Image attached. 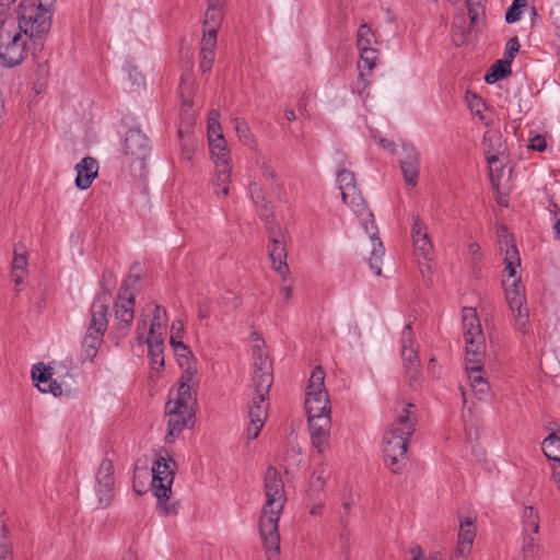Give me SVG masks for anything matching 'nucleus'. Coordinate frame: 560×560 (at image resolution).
I'll use <instances>...</instances> for the list:
<instances>
[{"label": "nucleus", "mask_w": 560, "mask_h": 560, "mask_svg": "<svg viewBox=\"0 0 560 560\" xmlns=\"http://www.w3.org/2000/svg\"><path fill=\"white\" fill-rule=\"evenodd\" d=\"M498 238L501 252L504 254L505 270L510 278L516 277V269L521 266L518 249L514 243L513 236L505 226L498 229ZM505 285V298L511 312L515 318V326L522 334L529 331V311L526 303L524 285L521 279H514L509 285Z\"/></svg>", "instance_id": "f03ea898"}, {"label": "nucleus", "mask_w": 560, "mask_h": 560, "mask_svg": "<svg viewBox=\"0 0 560 560\" xmlns=\"http://www.w3.org/2000/svg\"><path fill=\"white\" fill-rule=\"evenodd\" d=\"M529 148L532 150L544 152L547 148L546 139L541 135H536L529 141Z\"/></svg>", "instance_id": "052dcab7"}, {"label": "nucleus", "mask_w": 560, "mask_h": 560, "mask_svg": "<svg viewBox=\"0 0 560 560\" xmlns=\"http://www.w3.org/2000/svg\"><path fill=\"white\" fill-rule=\"evenodd\" d=\"M539 518L538 511L534 506H525L522 513V521H534Z\"/></svg>", "instance_id": "69168bd1"}, {"label": "nucleus", "mask_w": 560, "mask_h": 560, "mask_svg": "<svg viewBox=\"0 0 560 560\" xmlns=\"http://www.w3.org/2000/svg\"><path fill=\"white\" fill-rule=\"evenodd\" d=\"M510 60L499 59L488 70L485 75V81L488 84H494L497 81L506 78L511 74Z\"/></svg>", "instance_id": "2f4dec72"}, {"label": "nucleus", "mask_w": 560, "mask_h": 560, "mask_svg": "<svg viewBox=\"0 0 560 560\" xmlns=\"http://www.w3.org/2000/svg\"><path fill=\"white\" fill-rule=\"evenodd\" d=\"M218 133H222L219 124V113L217 110H212L208 120V136L209 138H215Z\"/></svg>", "instance_id": "6e6d98bb"}, {"label": "nucleus", "mask_w": 560, "mask_h": 560, "mask_svg": "<svg viewBox=\"0 0 560 560\" xmlns=\"http://www.w3.org/2000/svg\"><path fill=\"white\" fill-rule=\"evenodd\" d=\"M32 380L42 393H50L54 396H59L62 393L61 385L52 378V368L42 362L33 365Z\"/></svg>", "instance_id": "a211bd4d"}, {"label": "nucleus", "mask_w": 560, "mask_h": 560, "mask_svg": "<svg viewBox=\"0 0 560 560\" xmlns=\"http://www.w3.org/2000/svg\"><path fill=\"white\" fill-rule=\"evenodd\" d=\"M57 0H22L18 10L19 30L28 36L34 49L40 50L51 27Z\"/></svg>", "instance_id": "20e7f679"}, {"label": "nucleus", "mask_w": 560, "mask_h": 560, "mask_svg": "<svg viewBox=\"0 0 560 560\" xmlns=\"http://www.w3.org/2000/svg\"><path fill=\"white\" fill-rule=\"evenodd\" d=\"M313 446L323 454L329 446L331 418L329 415L307 416Z\"/></svg>", "instance_id": "ddd939ff"}, {"label": "nucleus", "mask_w": 560, "mask_h": 560, "mask_svg": "<svg viewBox=\"0 0 560 560\" xmlns=\"http://www.w3.org/2000/svg\"><path fill=\"white\" fill-rule=\"evenodd\" d=\"M523 560L534 558L538 552V534H523L521 549Z\"/></svg>", "instance_id": "4c0bfd02"}, {"label": "nucleus", "mask_w": 560, "mask_h": 560, "mask_svg": "<svg viewBox=\"0 0 560 560\" xmlns=\"http://www.w3.org/2000/svg\"><path fill=\"white\" fill-rule=\"evenodd\" d=\"M166 322V310L163 306L156 305L153 312V317L150 325V331L148 338L154 336L162 337V330Z\"/></svg>", "instance_id": "e433bc0d"}, {"label": "nucleus", "mask_w": 560, "mask_h": 560, "mask_svg": "<svg viewBox=\"0 0 560 560\" xmlns=\"http://www.w3.org/2000/svg\"><path fill=\"white\" fill-rule=\"evenodd\" d=\"M410 552L413 555L411 560H442L440 552L430 553L429 558L422 557V549L418 546L411 548Z\"/></svg>", "instance_id": "bf43d9fd"}, {"label": "nucleus", "mask_w": 560, "mask_h": 560, "mask_svg": "<svg viewBox=\"0 0 560 560\" xmlns=\"http://www.w3.org/2000/svg\"><path fill=\"white\" fill-rule=\"evenodd\" d=\"M542 452L550 460L560 464V438L551 432L542 442Z\"/></svg>", "instance_id": "72a5a7b5"}, {"label": "nucleus", "mask_w": 560, "mask_h": 560, "mask_svg": "<svg viewBox=\"0 0 560 560\" xmlns=\"http://www.w3.org/2000/svg\"><path fill=\"white\" fill-rule=\"evenodd\" d=\"M135 300V296L127 298L126 289L122 292H118L115 304V324L119 337H125L132 325Z\"/></svg>", "instance_id": "dca6fc26"}, {"label": "nucleus", "mask_w": 560, "mask_h": 560, "mask_svg": "<svg viewBox=\"0 0 560 560\" xmlns=\"http://www.w3.org/2000/svg\"><path fill=\"white\" fill-rule=\"evenodd\" d=\"M522 534H539V518L522 521Z\"/></svg>", "instance_id": "13d9d810"}, {"label": "nucleus", "mask_w": 560, "mask_h": 560, "mask_svg": "<svg viewBox=\"0 0 560 560\" xmlns=\"http://www.w3.org/2000/svg\"><path fill=\"white\" fill-rule=\"evenodd\" d=\"M527 5V0H513L505 13V22L515 23L521 19L522 10Z\"/></svg>", "instance_id": "a18cd8bd"}, {"label": "nucleus", "mask_w": 560, "mask_h": 560, "mask_svg": "<svg viewBox=\"0 0 560 560\" xmlns=\"http://www.w3.org/2000/svg\"><path fill=\"white\" fill-rule=\"evenodd\" d=\"M106 273L103 276V291L97 293L91 305V322L82 341V352L85 359L93 360L100 346L103 342V336L107 330L108 312L112 302V289L115 282H108Z\"/></svg>", "instance_id": "39448f33"}, {"label": "nucleus", "mask_w": 560, "mask_h": 560, "mask_svg": "<svg viewBox=\"0 0 560 560\" xmlns=\"http://www.w3.org/2000/svg\"><path fill=\"white\" fill-rule=\"evenodd\" d=\"M469 107L471 110H475L477 115H480L482 113V109L485 108V103L482 102L481 97L477 96L476 94L471 95V98L468 100Z\"/></svg>", "instance_id": "e2e57ef3"}, {"label": "nucleus", "mask_w": 560, "mask_h": 560, "mask_svg": "<svg viewBox=\"0 0 560 560\" xmlns=\"http://www.w3.org/2000/svg\"><path fill=\"white\" fill-rule=\"evenodd\" d=\"M257 164L259 165L262 176L267 179L275 180L277 177L276 172L269 165L268 161L262 156L257 160Z\"/></svg>", "instance_id": "4d7b16f0"}, {"label": "nucleus", "mask_w": 560, "mask_h": 560, "mask_svg": "<svg viewBox=\"0 0 560 560\" xmlns=\"http://www.w3.org/2000/svg\"><path fill=\"white\" fill-rule=\"evenodd\" d=\"M27 260L25 255L19 254L16 250L14 252V257L12 261L11 277L14 281L15 285H21L24 281L25 276L27 275Z\"/></svg>", "instance_id": "473e14b6"}, {"label": "nucleus", "mask_w": 560, "mask_h": 560, "mask_svg": "<svg viewBox=\"0 0 560 560\" xmlns=\"http://www.w3.org/2000/svg\"><path fill=\"white\" fill-rule=\"evenodd\" d=\"M416 406L405 405L383 436L384 463L394 474H400L408 463L409 440L416 432Z\"/></svg>", "instance_id": "7ed1b4c3"}, {"label": "nucleus", "mask_w": 560, "mask_h": 560, "mask_svg": "<svg viewBox=\"0 0 560 560\" xmlns=\"http://www.w3.org/2000/svg\"><path fill=\"white\" fill-rule=\"evenodd\" d=\"M166 415L168 417L166 442L173 443L174 440L186 429L192 425L194 412L188 408H176V406L166 404Z\"/></svg>", "instance_id": "4468645a"}, {"label": "nucleus", "mask_w": 560, "mask_h": 560, "mask_svg": "<svg viewBox=\"0 0 560 560\" xmlns=\"http://www.w3.org/2000/svg\"><path fill=\"white\" fill-rule=\"evenodd\" d=\"M413 248L418 258H422L423 260H432L433 259V245L428 238L413 240Z\"/></svg>", "instance_id": "a19ab883"}, {"label": "nucleus", "mask_w": 560, "mask_h": 560, "mask_svg": "<svg viewBox=\"0 0 560 560\" xmlns=\"http://www.w3.org/2000/svg\"><path fill=\"white\" fill-rule=\"evenodd\" d=\"M149 358L151 368L155 371H160L164 368V343L163 338L161 336H154L152 338H147Z\"/></svg>", "instance_id": "c85d7f7f"}, {"label": "nucleus", "mask_w": 560, "mask_h": 560, "mask_svg": "<svg viewBox=\"0 0 560 560\" xmlns=\"http://www.w3.org/2000/svg\"><path fill=\"white\" fill-rule=\"evenodd\" d=\"M360 51V61L358 65L359 70L372 71L376 66L377 61V49L375 48H362Z\"/></svg>", "instance_id": "58836bf2"}, {"label": "nucleus", "mask_w": 560, "mask_h": 560, "mask_svg": "<svg viewBox=\"0 0 560 560\" xmlns=\"http://www.w3.org/2000/svg\"><path fill=\"white\" fill-rule=\"evenodd\" d=\"M464 22H465L464 16H456L453 21L452 36H453V42L456 46H462V45L466 44L469 40L470 35H471L472 28L470 26L464 27L463 26Z\"/></svg>", "instance_id": "f704fd0d"}, {"label": "nucleus", "mask_w": 560, "mask_h": 560, "mask_svg": "<svg viewBox=\"0 0 560 560\" xmlns=\"http://www.w3.org/2000/svg\"><path fill=\"white\" fill-rule=\"evenodd\" d=\"M341 196L343 202L350 206L357 215L363 220L373 218V213L368 209V205L357 186L342 190Z\"/></svg>", "instance_id": "b1692460"}, {"label": "nucleus", "mask_w": 560, "mask_h": 560, "mask_svg": "<svg viewBox=\"0 0 560 560\" xmlns=\"http://www.w3.org/2000/svg\"><path fill=\"white\" fill-rule=\"evenodd\" d=\"M8 529L2 520H0V560H12L11 548L7 539Z\"/></svg>", "instance_id": "de8ad7c7"}, {"label": "nucleus", "mask_w": 560, "mask_h": 560, "mask_svg": "<svg viewBox=\"0 0 560 560\" xmlns=\"http://www.w3.org/2000/svg\"><path fill=\"white\" fill-rule=\"evenodd\" d=\"M468 16L470 20V27L474 28L480 22V14L482 13V8L479 2H474V0H466Z\"/></svg>", "instance_id": "09e8293b"}, {"label": "nucleus", "mask_w": 560, "mask_h": 560, "mask_svg": "<svg viewBox=\"0 0 560 560\" xmlns=\"http://www.w3.org/2000/svg\"><path fill=\"white\" fill-rule=\"evenodd\" d=\"M215 46L217 38H203L201 39V49H200V70L206 73L209 72L212 68V63L215 57Z\"/></svg>", "instance_id": "c756f323"}, {"label": "nucleus", "mask_w": 560, "mask_h": 560, "mask_svg": "<svg viewBox=\"0 0 560 560\" xmlns=\"http://www.w3.org/2000/svg\"><path fill=\"white\" fill-rule=\"evenodd\" d=\"M363 225L365 232L370 235L372 243H377L380 238L376 237L377 226L374 224V221L372 220L370 224L365 221Z\"/></svg>", "instance_id": "338daca9"}, {"label": "nucleus", "mask_w": 560, "mask_h": 560, "mask_svg": "<svg viewBox=\"0 0 560 560\" xmlns=\"http://www.w3.org/2000/svg\"><path fill=\"white\" fill-rule=\"evenodd\" d=\"M475 536L476 533L472 521L470 518H466L459 525L457 546L455 549V552L459 557H465L470 552Z\"/></svg>", "instance_id": "a878e982"}, {"label": "nucleus", "mask_w": 560, "mask_h": 560, "mask_svg": "<svg viewBox=\"0 0 560 560\" xmlns=\"http://www.w3.org/2000/svg\"><path fill=\"white\" fill-rule=\"evenodd\" d=\"M337 183L339 184L341 191L348 189V187L357 186L354 174L347 170H341L338 172Z\"/></svg>", "instance_id": "8fccbe9b"}, {"label": "nucleus", "mask_w": 560, "mask_h": 560, "mask_svg": "<svg viewBox=\"0 0 560 560\" xmlns=\"http://www.w3.org/2000/svg\"><path fill=\"white\" fill-rule=\"evenodd\" d=\"M266 502L259 518V535L266 550L267 560H279L280 535L279 520L284 506V486L280 475L273 467L265 474Z\"/></svg>", "instance_id": "f257e3e1"}, {"label": "nucleus", "mask_w": 560, "mask_h": 560, "mask_svg": "<svg viewBox=\"0 0 560 560\" xmlns=\"http://www.w3.org/2000/svg\"><path fill=\"white\" fill-rule=\"evenodd\" d=\"M176 463L172 458L156 457L152 466V490L165 514L176 512L174 505L167 504L175 477Z\"/></svg>", "instance_id": "423d86ee"}, {"label": "nucleus", "mask_w": 560, "mask_h": 560, "mask_svg": "<svg viewBox=\"0 0 560 560\" xmlns=\"http://www.w3.org/2000/svg\"><path fill=\"white\" fill-rule=\"evenodd\" d=\"M325 502L320 499L317 501L307 502L306 506L308 509V512L313 516H319L322 515L323 509H324Z\"/></svg>", "instance_id": "680f3d73"}, {"label": "nucleus", "mask_w": 560, "mask_h": 560, "mask_svg": "<svg viewBox=\"0 0 560 560\" xmlns=\"http://www.w3.org/2000/svg\"><path fill=\"white\" fill-rule=\"evenodd\" d=\"M253 370L254 395L258 396L261 401L269 394L273 375L271 361L259 345L253 348Z\"/></svg>", "instance_id": "9d476101"}, {"label": "nucleus", "mask_w": 560, "mask_h": 560, "mask_svg": "<svg viewBox=\"0 0 560 560\" xmlns=\"http://www.w3.org/2000/svg\"><path fill=\"white\" fill-rule=\"evenodd\" d=\"M184 332V324L179 319H175L171 326L170 343L174 349L177 362L180 368L185 366V359L194 360L192 353L188 347L182 341Z\"/></svg>", "instance_id": "4be33fe9"}, {"label": "nucleus", "mask_w": 560, "mask_h": 560, "mask_svg": "<svg viewBox=\"0 0 560 560\" xmlns=\"http://www.w3.org/2000/svg\"><path fill=\"white\" fill-rule=\"evenodd\" d=\"M548 209L555 220L552 225L555 238L560 240V207L553 200H550Z\"/></svg>", "instance_id": "603ef678"}, {"label": "nucleus", "mask_w": 560, "mask_h": 560, "mask_svg": "<svg viewBox=\"0 0 560 560\" xmlns=\"http://www.w3.org/2000/svg\"><path fill=\"white\" fill-rule=\"evenodd\" d=\"M485 358H479V361H475L471 355H466V373L470 382V386L475 395L481 399L489 392V383L483 377L482 364Z\"/></svg>", "instance_id": "6ab92c4d"}, {"label": "nucleus", "mask_w": 560, "mask_h": 560, "mask_svg": "<svg viewBox=\"0 0 560 560\" xmlns=\"http://www.w3.org/2000/svg\"><path fill=\"white\" fill-rule=\"evenodd\" d=\"M150 151L151 142L147 135L138 128L129 129L124 143V154L129 166H136L139 171L144 170Z\"/></svg>", "instance_id": "9b49d317"}, {"label": "nucleus", "mask_w": 560, "mask_h": 560, "mask_svg": "<svg viewBox=\"0 0 560 560\" xmlns=\"http://www.w3.org/2000/svg\"><path fill=\"white\" fill-rule=\"evenodd\" d=\"M487 163L489 165V176L491 184L495 187L499 186V178L501 176L500 171L495 168V164L499 162V158L497 154H487L486 156Z\"/></svg>", "instance_id": "3c124183"}, {"label": "nucleus", "mask_w": 560, "mask_h": 560, "mask_svg": "<svg viewBox=\"0 0 560 560\" xmlns=\"http://www.w3.org/2000/svg\"><path fill=\"white\" fill-rule=\"evenodd\" d=\"M266 399L267 397H264V400L260 401L258 396L254 395L252 397V402L248 406L249 424L247 428V436L249 440L256 439L264 427L268 412Z\"/></svg>", "instance_id": "aec40b11"}, {"label": "nucleus", "mask_w": 560, "mask_h": 560, "mask_svg": "<svg viewBox=\"0 0 560 560\" xmlns=\"http://www.w3.org/2000/svg\"><path fill=\"white\" fill-rule=\"evenodd\" d=\"M77 172L75 186L80 190L91 187L98 173V162L92 156L83 158L74 167Z\"/></svg>", "instance_id": "412c9836"}, {"label": "nucleus", "mask_w": 560, "mask_h": 560, "mask_svg": "<svg viewBox=\"0 0 560 560\" xmlns=\"http://www.w3.org/2000/svg\"><path fill=\"white\" fill-rule=\"evenodd\" d=\"M406 373V378L409 383V386L413 389H417L420 386V369L419 366H410L404 368Z\"/></svg>", "instance_id": "864d4df0"}, {"label": "nucleus", "mask_w": 560, "mask_h": 560, "mask_svg": "<svg viewBox=\"0 0 560 560\" xmlns=\"http://www.w3.org/2000/svg\"><path fill=\"white\" fill-rule=\"evenodd\" d=\"M411 237H412V241L430 237L428 225L418 215H412Z\"/></svg>", "instance_id": "49530a36"}, {"label": "nucleus", "mask_w": 560, "mask_h": 560, "mask_svg": "<svg viewBox=\"0 0 560 560\" xmlns=\"http://www.w3.org/2000/svg\"><path fill=\"white\" fill-rule=\"evenodd\" d=\"M463 328L466 342V355H471L474 360L478 362L479 358H485L486 341L475 308H463Z\"/></svg>", "instance_id": "1a4fd4ad"}, {"label": "nucleus", "mask_w": 560, "mask_h": 560, "mask_svg": "<svg viewBox=\"0 0 560 560\" xmlns=\"http://www.w3.org/2000/svg\"><path fill=\"white\" fill-rule=\"evenodd\" d=\"M374 42V34L370 26L368 24H361L357 35L358 49L361 50L362 48H373L372 44Z\"/></svg>", "instance_id": "c03bdc74"}, {"label": "nucleus", "mask_w": 560, "mask_h": 560, "mask_svg": "<svg viewBox=\"0 0 560 560\" xmlns=\"http://www.w3.org/2000/svg\"><path fill=\"white\" fill-rule=\"evenodd\" d=\"M369 85V82L365 80V72L360 70L359 77L354 83V90H357L359 93H362L366 86Z\"/></svg>", "instance_id": "774afa93"}, {"label": "nucleus", "mask_w": 560, "mask_h": 560, "mask_svg": "<svg viewBox=\"0 0 560 560\" xmlns=\"http://www.w3.org/2000/svg\"><path fill=\"white\" fill-rule=\"evenodd\" d=\"M325 377L326 373L323 366L317 365L313 369L305 388V409L307 416H330V400L325 388Z\"/></svg>", "instance_id": "0eeeda50"}, {"label": "nucleus", "mask_w": 560, "mask_h": 560, "mask_svg": "<svg viewBox=\"0 0 560 560\" xmlns=\"http://www.w3.org/2000/svg\"><path fill=\"white\" fill-rule=\"evenodd\" d=\"M400 170L406 185L415 187L420 173V153L411 143H404L399 159Z\"/></svg>", "instance_id": "2eb2a0df"}, {"label": "nucleus", "mask_w": 560, "mask_h": 560, "mask_svg": "<svg viewBox=\"0 0 560 560\" xmlns=\"http://www.w3.org/2000/svg\"><path fill=\"white\" fill-rule=\"evenodd\" d=\"M95 479L98 485H115L114 464L110 459L105 458L102 460L96 471Z\"/></svg>", "instance_id": "c9c22d12"}, {"label": "nucleus", "mask_w": 560, "mask_h": 560, "mask_svg": "<svg viewBox=\"0 0 560 560\" xmlns=\"http://www.w3.org/2000/svg\"><path fill=\"white\" fill-rule=\"evenodd\" d=\"M222 21L223 10L208 7L202 21V37L217 38Z\"/></svg>", "instance_id": "bb28decb"}, {"label": "nucleus", "mask_w": 560, "mask_h": 560, "mask_svg": "<svg viewBox=\"0 0 560 560\" xmlns=\"http://www.w3.org/2000/svg\"><path fill=\"white\" fill-rule=\"evenodd\" d=\"M209 145L215 166L221 162L230 164V153L222 133H218L215 138H209Z\"/></svg>", "instance_id": "7c9ffc66"}, {"label": "nucleus", "mask_w": 560, "mask_h": 560, "mask_svg": "<svg viewBox=\"0 0 560 560\" xmlns=\"http://www.w3.org/2000/svg\"><path fill=\"white\" fill-rule=\"evenodd\" d=\"M133 277H127V279L121 284L119 292H122L126 289L127 298L135 296L136 285L133 284Z\"/></svg>", "instance_id": "0e129e2a"}, {"label": "nucleus", "mask_w": 560, "mask_h": 560, "mask_svg": "<svg viewBox=\"0 0 560 560\" xmlns=\"http://www.w3.org/2000/svg\"><path fill=\"white\" fill-rule=\"evenodd\" d=\"M231 177V166L229 163H218L213 178L214 194L220 197H226L230 192L229 183Z\"/></svg>", "instance_id": "cd10ccee"}, {"label": "nucleus", "mask_w": 560, "mask_h": 560, "mask_svg": "<svg viewBox=\"0 0 560 560\" xmlns=\"http://www.w3.org/2000/svg\"><path fill=\"white\" fill-rule=\"evenodd\" d=\"M401 343L404 368H408V365L419 366L418 350L413 347L415 340L412 337V328L410 324L406 325L402 330Z\"/></svg>", "instance_id": "393cba45"}, {"label": "nucleus", "mask_w": 560, "mask_h": 560, "mask_svg": "<svg viewBox=\"0 0 560 560\" xmlns=\"http://www.w3.org/2000/svg\"><path fill=\"white\" fill-rule=\"evenodd\" d=\"M233 124L240 140L244 144L253 145L256 143L254 135L252 133L248 124L244 119L235 118Z\"/></svg>", "instance_id": "ea45409f"}, {"label": "nucleus", "mask_w": 560, "mask_h": 560, "mask_svg": "<svg viewBox=\"0 0 560 560\" xmlns=\"http://www.w3.org/2000/svg\"><path fill=\"white\" fill-rule=\"evenodd\" d=\"M372 245H373V249H372L371 256L369 258V265H370L371 270L376 276H380L382 272V269H381L382 257L385 253V249H384V246L381 241H378L377 243H372Z\"/></svg>", "instance_id": "37998d69"}, {"label": "nucleus", "mask_w": 560, "mask_h": 560, "mask_svg": "<svg viewBox=\"0 0 560 560\" xmlns=\"http://www.w3.org/2000/svg\"><path fill=\"white\" fill-rule=\"evenodd\" d=\"M269 230L271 246L269 248V257L272 261L273 269L284 278L289 272L287 264V248L284 242L280 238V231L276 222L273 224H266Z\"/></svg>", "instance_id": "f3484780"}, {"label": "nucleus", "mask_w": 560, "mask_h": 560, "mask_svg": "<svg viewBox=\"0 0 560 560\" xmlns=\"http://www.w3.org/2000/svg\"><path fill=\"white\" fill-rule=\"evenodd\" d=\"M249 194L260 219L265 221V224H273L276 217L271 211L270 202L266 199L262 187L258 183L253 182L249 184Z\"/></svg>", "instance_id": "5701e85b"}, {"label": "nucleus", "mask_w": 560, "mask_h": 560, "mask_svg": "<svg viewBox=\"0 0 560 560\" xmlns=\"http://www.w3.org/2000/svg\"><path fill=\"white\" fill-rule=\"evenodd\" d=\"M520 47V42L516 36L510 38L505 45L504 59L510 60V62H512L516 54L518 52Z\"/></svg>", "instance_id": "5fc2aeb1"}, {"label": "nucleus", "mask_w": 560, "mask_h": 560, "mask_svg": "<svg viewBox=\"0 0 560 560\" xmlns=\"http://www.w3.org/2000/svg\"><path fill=\"white\" fill-rule=\"evenodd\" d=\"M26 57V40L21 32H0V62L7 68L20 65Z\"/></svg>", "instance_id": "f8f14e48"}, {"label": "nucleus", "mask_w": 560, "mask_h": 560, "mask_svg": "<svg viewBox=\"0 0 560 560\" xmlns=\"http://www.w3.org/2000/svg\"><path fill=\"white\" fill-rule=\"evenodd\" d=\"M185 366L178 381V389L175 398H171L167 404L176 408L191 409L197 402V388L199 385L198 369L194 360L185 359Z\"/></svg>", "instance_id": "6e6552de"}, {"label": "nucleus", "mask_w": 560, "mask_h": 560, "mask_svg": "<svg viewBox=\"0 0 560 560\" xmlns=\"http://www.w3.org/2000/svg\"><path fill=\"white\" fill-rule=\"evenodd\" d=\"M95 493L97 497L98 508L106 509L110 505L114 498V486L95 485Z\"/></svg>", "instance_id": "79ce46f5"}]
</instances>
